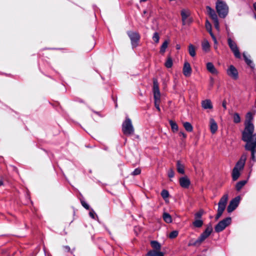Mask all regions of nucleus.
Segmentation results:
<instances>
[{"instance_id": "1", "label": "nucleus", "mask_w": 256, "mask_h": 256, "mask_svg": "<svg viewBox=\"0 0 256 256\" xmlns=\"http://www.w3.org/2000/svg\"><path fill=\"white\" fill-rule=\"evenodd\" d=\"M242 140L246 142L245 148L249 149L250 146H256V134H254V126H245L242 132Z\"/></svg>"}, {"instance_id": "2", "label": "nucleus", "mask_w": 256, "mask_h": 256, "mask_svg": "<svg viewBox=\"0 0 256 256\" xmlns=\"http://www.w3.org/2000/svg\"><path fill=\"white\" fill-rule=\"evenodd\" d=\"M246 159V154H242L240 160L236 162L232 172V178L234 180H236L240 176V172L243 170Z\"/></svg>"}, {"instance_id": "3", "label": "nucleus", "mask_w": 256, "mask_h": 256, "mask_svg": "<svg viewBox=\"0 0 256 256\" xmlns=\"http://www.w3.org/2000/svg\"><path fill=\"white\" fill-rule=\"evenodd\" d=\"M212 230V228L211 225H210L207 226L205 230L200 234V237L198 238L197 240L192 242V240H191L189 244H188V246H200L201 243L206 240L208 236L210 234Z\"/></svg>"}, {"instance_id": "4", "label": "nucleus", "mask_w": 256, "mask_h": 256, "mask_svg": "<svg viewBox=\"0 0 256 256\" xmlns=\"http://www.w3.org/2000/svg\"><path fill=\"white\" fill-rule=\"evenodd\" d=\"M216 8L220 17L224 18L228 14V7L226 2L218 0L216 4Z\"/></svg>"}, {"instance_id": "5", "label": "nucleus", "mask_w": 256, "mask_h": 256, "mask_svg": "<svg viewBox=\"0 0 256 256\" xmlns=\"http://www.w3.org/2000/svg\"><path fill=\"white\" fill-rule=\"evenodd\" d=\"M228 194H224L220 199L218 203V209L216 220H218L222 215L228 200Z\"/></svg>"}, {"instance_id": "6", "label": "nucleus", "mask_w": 256, "mask_h": 256, "mask_svg": "<svg viewBox=\"0 0 256 256\" xmlns=\"http://www.w3.org/2000/svg\"><path fill=\"white\" fill-rule=\"evenodd\" d=\"M122 131L125 135H131L134 132V128L132 120L128 118H126L122 124Z\"/></svg>"}, {"instance_id": "7", "label": "nucleus", "mask_w": 256, "mask_h": 256, "mask_svg": "<svg viewBox=\"0 0 256 256\" xmlns=\"http://www.w3.org/2000/svg\"><path fill=\"white\" fill-rule=\"evenodd\" d=\"M232 219L230 217L226 218L220 221L215 226L214 230L216 232L222 231L231 223Z\"/></svg>"}, {"instance_id": "8", "label": "nucleus", "mask_w": 256, "mask_h": 256, "mask_svg": "<svg viewBox=\"0 0 256 256\" xmlns=\"http://www.w3.org/2000/svg\"><path fill=\"white\" fill-rule=\"evenodd\" d=\"M127 34L130 39L132 46L134 48L137 46L140 39V36L138 33L132 31H128Z\"/></svg>"}, {"instance_id": "9", "label": "nucleus", "mask_w": 256, "mask_h": 256, "mask_svg": "<svg viewBox=\"0 0 256 256\" xmlns=\"http://www.w3.org/2000/svg\"><path fill=\"white\" fill-rule=\"evenodd\" d=\"M228 42L230 50L233 52L235 57L238 58H240V54L236 43L234 41H233L230 38H228Z\"/></svg>"}, {"instance_id": "10", "label": "nucleus", "mask_w": 256, "mask_h": 256, "mask_svg": "<svg viewBox=\"0 0 256 256\" xmlns=\"http://www.w3.org/2000/svg\"><path fill=\"white\" fill-rule=\"evenodd\" d=\"M227 74L233 80H236L238 78V73L236 68L233 66L230 65L226 70Z\"/></svg>"}, {"instance_id": "11", "label": "nucleus", "mask_w": 256, "mask_h": 256, "mask_svg": "<svg viewBox=\"0 0 256 256\" xmlns=\"http://www.w3.org/2000/svg\"><path fill=\"white\" fill-rule=\"evenodd\" d=\"M240 197L238 196L230 202L227 208L228 212H232L237 208L240 202Z\"/></svg>"}, {"instance_id": "12", "label": "nucleus", "mask_w": 256, "mask_h": 256, "mask_svg": "<svg viewBox=\"0 0 256 256\" xmlns=\"http://www.w3.org/2000/svg\"><path fill=\"white\" fill-rule=\"evenodd\" d=\"M182 72L184 75L186 77H190L191 76L192 73V68L188 62H184L182 68Z\"/></svg>"}, {"instance_id": "13", "label": "nucleus", "mask_w": 256, "mask_h": 256, "mask_svg": "<svg viewBox=\"0 0 256 256\" xmlns=\"http://www.w3.org/2000/svg\"><path fill=\"white\" fill-rule=\"evenodd\" d=\"M190 184V179L185 176L180 178V184L183 188H188Z\"/></svg>"}, {"instance_id": "14", "label": "nucleus", "mask_w": 256, "mask_h": 256, "mask_svg": "<svg viewBox=\"0 0 256 256\" xmlns=\"http://www.w3.org/2000/svg\"><path fill=\"white\" fill-rule=\"evenodd\" d=\"M207 70L213 74H218V70L216 69L212 62H208L206 64Z\"/></svg>"}, {"instance_id": "15", "label": "nucleus", "mask_w": 256, "mask_h": 256, "mask_svg": "<svg viewBox=\"0 0 256 256\" xmlns=\"http://www.w3.org/2000/svg\"><path fill=\"white\" fill-rule=\"evenodd\" d=\"M210 130L212 134H214L218 130V125L214 118H210Z\"/></svg>"}, {"instance_id": "16", "label": "nucleus", "mask_w": 256, "mask_h": 256, "mask_svg": "<svg viewBox=\"0 0 256 256\" xmlns=\"http://www.w3.org/2000/svg\"><path fill=\"white\" fill-rule=\"evenodd\" d=\"M202 106L204 109H212L213 106L210 100H206L202 102Z\"/></svg>"}, {"instance_id": "17", "label": "nucleus", "mask_w": 256, "mask_h": 256, "mask_svg": "<svg viewBox=\"0 0 256 256\" xmlns=\"http://www.w3.org/2000/svg\"><path fill=\"white\" fill-rule=\"evenodd\" d=\"M202 50L206 52H208L210 50V44L207 40L204 39L202 40Z\"/></svg>"}, {"instance_id": "18", "label": "nucleus", "mask_w": 256, "mask_h": 256, "mask_svg": "<svg viewBox=\"0 0 256 256\" xmlns=\"http://www.w3.org/2000/svg\"><path fill=\"white\" fill-rule=\"evenodd\" d=\"M207 13L212 20L218 18V16L214 10L209 6L206 7Z\"/></svg>"}, {"instance_id": "19", "label": "nucleus", "mask_w": 256, "mask_h": 256, "mask_svg": "<svg viewBox=\"0 0 256 256\" xmlns=\"http://www.w3.org/2000/svg\"><path fill=\"white\" fill-rule=\"evenodd\" d=\"M146 256H164V253L160 250H151L147 253Z\"/></svg>"}, {"instance_id": "20", "label": "nucleus", "mask_w": 256, "mask_h": 256, "mask_svg": "<svg viewBox=\"0 0 256 256\" xmlns=\"http://www.w3.org/2000/svg\"><path fill=\"white\" fill-rule=\"evenodd\" d=\"M253 120V115L252 112H248L246 115V120L244 123L245 126L248 125H254L252 123V120Z\"/></svg>"}, {"instance_id": "21", "label": "nucleus", "mask_w": 256, "mask_h": 256, "mask_svg": "<svg viewBox=\"0 0 256 256\" xmlns=\"http://www.w3.org/2000/svg\"><path fill=\"white\" fill-rule=\"evenodd\" d=\"M176 170L178 173L180 174H184V166L180 160L176 162Z\"/></svg>"}, {"instance_id": "22", "label": "nucleus", "mask_w": 256, "mask_h": 256, "mask_svg": "<svg viewBox=\"0 0 256 256\" xmlns=\"http://www.w3.org/2000/svg\"><path fill=\"white\" fill-rule=\"evenodd\" d=\"M150 244L153 248L152 250H160L161 244L156 240H152L150 242Z\"/></svg>"}, {"instance_id": "23", "label": "nucleus", "mask_w": 256, "mask_h": 256, "mask_svg": "<svg viewBox=\"0 0 256 256\" xmlns=\"http://www.w3.org/2000/svg\"><path fill=\"white\" fill-rule=\"evenodd\" d=\"M181 15L182 17V20L183 24H186V20L187 19L188 17L189 16V12L188 11L186 10H182L181 11Z\"/></svg>"}, {"instance_id": "24", "label": "nucleus", "mask_w": 256, "mask_h": 256, "mask_svg": "<svg viewBox=\"0 0 256 256\" xmlns=\"http://www.w3.org/2000/svg\"><path fill=\"white\" fill-rule=\"evenodd\" d=\"M243 56H244V60L246 62V64L248 65L251 68H254V65L253 62H252V60H250V58H248L246 56L245 52L243 53Z\"/></svg>"}, {"instance_id": "25", "label": "nucleus", "mask_w": 256, "mask_h": 256, "mask_svg": "<svg viewBox=\"0 0 256 256\" xmlns=\"http://www.w3.org/2000/svg\"><path fill=\"white\" fill-rule=\"evenodd\" d=\"M188 52L191 56L194 57L196 56V48L192 44H190L188 46Z\"/></svg>"}, {"instance_id": "26", "label": "nucleus", "mask_w": 256, "mask_h": 256, "mask_svg": "<svg viewBox=\"0 0 256 256\" xmlns=\"http://www.w3.org/2000/svg\"><path fill=\"white\" fill-rule=\"evenodd\" d=\"M247 182L246 180H241L238 182L236 184V189L237 190H240L246 184Z\"/></svg>"}, {"instance_id": "27", "label": "nucleus", "mask_w": 256, "mask_h": 256, "mask_svg": "<svg viewBox=\"0 0 256 256\" xmlns=\"http://www.w3.org/2000/svg\"><path fill=\"white\" fill-rule=\"evenodd\" d=\"M168 42L167 40H166L163 42L160 49V52L161 54H164L165 52L166 48H168Z\"/></svg>"}, {"instance_id": "28", "label": "nucleus", "mask_w": 256, "mask_h": 256, "mask_svg": "<svg viewBox=\"0 0 256 256\" xmlns=\"http://www.w3.org/2000/svg\"><path fill=\"white\" fill-rule=\"evenodd\" d=\"M163 218L164 220L167 223H170L172 222V219L170 215L168 213H164L163 214Z\"/></svg>"}, {"instance_id": "29", "label": "nucleus", "mask_w": 256, "mask_h": 256, "mask_svg": "<svg viewBox=\"0 0 256 256\" xmlns=\"http://www.w3.org/2000/svg\"><path fill=\"white\" fill-rule=\"evenodd\" d=\"M203 221L200 219H196L192 224L196 228H200L203 224Z\"/></svg>"}, {"instance_id": "30", "label": "nucleus", "mask_w": 256, "mask_h": 256, "mask_svg": "<svg viewBox=\"0 0 256 256\" xmlns=\"http://www.w3.org/2000/svg\"><path fill=\"white\" fill-rule=\"evenodd\" d=\"M159 87L158 80L156 79H154L153 80V92H159Z\"/></svg>"}, {"instance_id": "31", "label": "nucleus", "mask_w": 256, "mask_h": 256, "mask_svg": "<svg viewBox=\"0 0 256 256\" xmlns=\"http://www.w3.org/2000/svg\"><path fill=\"white\" fill-rule=\"evenodd\" d=\"M159 87L158 80L156 79H154L153 80V92H159Z\"/></svg>"}, {"instance_id": "32", "label": "nucleus", "mask_w": 256, "mask_h": 256, "mask_svg": "<svg viewBox=\"0 0 256 256\" xmlns=\"http://www.w3.org/2000/svg\"><path fill=\"white\" fill-rule=\"evenodd\" d=\"M170 124V125L172 130L174 132H176L178 130V124L174 121L170 120L169 121Z\"/></svg>"}, {"instance_id": "33", "label": "nucleus", "mask_w": 256, "mask_h": 256, "mask_svg": "<svg viewBox=\"0 0 256 256\" xmlns=\"http://www.w3.org/2000/svg\"><path fill=\"white\" fill-rule=\"evenodd\" d=\"M183 126L188 132H190L192 130L193 128L192 124L188 122H185L183 124Z\"/></svg>"}, {"instance_id": "34", "label": "nucleus", "mask_w": 256, "mask_h": 256, "mask_svg": "<svg viewBox=\"0 0 256 256\" xmlns=\"http://www.w3.org/2000/svg\"><path fill=\"white\" fill-rule=\"evenodd\" d=\"M256 146L254 147V145L250 146V148L249 149H246V150H250L252 152V158L253 160L255 161V156L254 153L256 152Z\"/></svg>"}, {"instance_id": "35", "label": "nucleus", "mask_w": 256, "mask_h": 256, "mask_svg": "<svg viewBox=\"0 0 256 256\" xmlns=\"http://www.w3.org/2000/svg\"><path fill=\"white\" fill-rule=\"evenodd\" d=\"M161 196L165 201H166L167 198L169 197V192L167 190H163L161 192Z\"/></svg>"}, {"instance_id": "36", "label": "nucleus", "mask_w": 256, "mask_h": 256, "mask_svg": "<svg viewBox=\"0 0 256 256\" xmlns=\"http://www.w3.org/2000/svg\"><path fill=\"white\" fill-rule=\"evenodd\" d=\"M173 62L172 58L170 57L168 58L165 63V66L168 68H170Z\"/></svg>"}, {"instance_id": "37", "label": "nucleus", "mask_w": 256, "mask_h": 256, "mask_svg": "<svg viewBox=\"0 0 256 256\" xmlns=\"http://www.w3.org/2000/svg\"><path fill=\"white\" fill-rule=\"evenodd\" d=\"M154 102H160V92H154Z\"/></svg>"}, {"instance_id": "38", "label": "nucleus", "mask_w": 256, "mask_h": 256, "mask_svg": "<svg viewBox=\"0 0 256 256\" xmlns=\"http://www.w3.org/2000/svg\"><path fill=\"white\" fill-rule=\"evenodd\" d=\"M206 30L210 34H213L212 30V25L208 20L206 21Z\"/></svg>"}, {"instance_id": "39", "label": "nucleus", "mask_w": 256, "mask_h": 256, "mask_svg": "<svg viewBox=\"0 0 256 256\" xmlns=\"http://www.w3.org/2000/svg\"><path fill=\"white\" fill-rule=\"evenodd\" d=\"M152 40L154 41L156 44L159 42L160 36L157 32H155L152 36Z\"/></svg>"}, {"instance_id": "40", "label": "nucleus", "mask_w": 256, "mask_h": 256, "mask_svg": "<svg viewBox=\"0 0 256 256\" xmlns=\"http://www.w3.org/2000/svg\"><path fill=\"white\" fill-rule=\"evenodd\" d=\"M234 122L235 123H238L240 122V118L238 113H235L234 114Z\"/></svg>"}, {"instance_id": "41", "label": "nucleus", "mask_w": 256, "mask_h": 256, "mask_svg": "<svg viewBox=\"0 0 256 256\" xmlns=\"http://www.w3.org/2000/svg\"><path fill=\"white\" fill-rule=\"evenodd\" d=\"M178 235V232L176 230H174L169 234V238H176Z\"/></svg>"}, {"instance_id": "42", "label": "nucleus", "mask_w": 256, "mask_h": 256, "mask_svg": "<svg viewBox=\"0 0 256 256\" xmlns=\"http://www.w3.org/2000/svg\"><path fill=\"white\" fill-rule=\"evenodd\" d=\"M213 22L214 23L215 28L218 30H220V26H219V22H218V18L214 20Z\"/></svg>"}, {"instance_id": "43", "label": "nucleus", "mask_w": 256, "mask_h": 256, "mask_svg": "<svg viewBox=\"0 0 256 256\" xmlns=\"http://www.w3.org/2000/svg\"><path fill=\"white\" fill-rule=\"evenodd\" d=\"M203 214V211L200 210L194 214L195 219H200Z\"/></svg>"}, {"instance_id": "44", "label": "nucleus", "mask_w": 256, "mask_h": 256, "mask_svg": "<svg viewBox=\"0 0 256 256\" xmlns=\"http://www.w3.org/2000/svg\"><path fill=\"white\" fill-rule=\"evenodd\" d=\"M168 175L170 178H172L174 176V172L172 168H170L168 172Z\"/></svg>"}, {"instance_id": "45", "label": "nucleus", "mask_w": 256, "mask_h": 256, "mask_svg": "<svg viewBox=\"0 0 256 256\" xmlns=\"http://www.w3.org/2000/svg\"><path fill=\"white\" fill-rule=\"evenodd\" d=\"M140 172H141L140 169L137 168H136L134 170V171L132 172V174L134 176L138 175V174H140Z\"/></svg>"}, {"instance_id": "46", "label": "nucleus", "mask_w": 256, "mask_h": 256, "mask_svg": "<svg viewBox=\"0 0 256 256\" xmlns=\"http://www.w3.org/2000/svg\"><path fill=\"white\" fill-rule=\"evenodd\" d=\"M160 102H154V106L158 112L160 111Z\"/></svg>"}, {"instance_id": "47", "label": "nucleus", "mask_w": 256, "mask_h": 256, "mask_svg": "<svg viewBox=\"0 0 256 256\" xmlns=\"http://www.w3.org/2000/svg\"><path fill=\"white\" fill-rule=\"evenodd\" d=\"M81 203H82V206H83L85 208H86V210H88V209H89L90 206H89L88 204L86 202H84V201H82Z\"/></svg>"}, {"instance_id": "48", "label": "nucleus", "mask_w": 256, "mask_h": 256, "mask_svg": "<svg viewBox=\"0 0 256 256\" xmlns=\"http://www.w3.org/2000/svg\"><path fill=\"white\" fill-rule=\"evenodd\" d=\"M89 214L90 216L93 218V219H94L95 218V215H96V213L94 212V210H91L90 212H89Z\"/></svg>"}, {"instance_id": "49", "label": "nucleus", "mask_w": 256, "mask_h": 256, "mask_svg": "<svg viewBox=\"0 0 256 256\" xmlns=\"http://www.w3.org/2000/svg\"><path fill=\"white\" fill-rule=\"evenodd\" d=\"M210 35L212 40H214V44H218V41L216 40V36H214V34H210Z\"/></svg>"}, {"instance_id": "50", "label": "nucleus", "mask_w": 256, "mask_h": 256, "mask_svg": "<svg viewBox=\"0 0 256 256\" xmlns=\"http://www.w3.org/2000/svg\"><path fill=\"white\" fill-rule=\"evenodd\" d=\"M210 84L211 88H212L214 84V78L212 77L210 78Z\"/></svg>"}, {"instance_id": "51", "label": "nucleus", "mask_w": 256, "mask_h": 256, "mask_svg": "<svg viewBox=\"0 0 256 256\" xmlns=\"http://www.w3.org/2000/svg\"><path fill=\"white\" fill-rule=\"evenodd\" d=\"M226 100L223 101L222 104V106L223 108H224L225 110H226Z\"/></svg>"}, {"instance_id": "52", "label": "nucleus", "mask_w": 256, "mask_h": 256, "mask_svg": "<svg viewBox=\"0 0 256 256\" xmlns=\"http://www.w3.org/2000/svg\"><path fill=\"white\" fill-rule=\"evenodd\" d=\"M180 136H182L184 138H186V134L183 132H180Z\"/></svg>"}, {"instance_id": "53", "label": "nucleus", "mask_w": 256, "mask_h": 256, "mask_svg": "<svg viewBox=\"0 0 256 256\" xmlns=\"http://www.w3.org/2000/svg\"><path fill=\"white\" fill-rule=\"evenodd\" d=\"M64 248L66 249V250L68 252L70 250V248L68 246H64Z\"/></svg>"}, {"instance_id": "54", "label": "nucleus", "mask_w": 256, "mask_h": 256, "mask_svg": "<svg viewBox=\"0 0 256 256\" xmlns=\"http://www.w3.org/2000/svg\"><path fill=\"white\" fill-rule=\"evenodd\" d=\"M253 7H254V10L256 11V2L254 3Z\"/></svg>"}, {"instance_id": "55", "label": "nucleus", "mask_w": 256, "mask_h": 256, "mask_svg": "<svg viewBox=\"0 0 256 256\" xmlns=\"http://www.w3.org/2000/svg\"><path fill=\"white\" fill-rule=\"evenodd\" d=\"M4 185V182L2 181V180H0V186H3Z\"/></svg>"}, {"instance_id": "56", "label": "nucleus", "mask_w": 256, "mask_h": 256, "mask_svg": "<svg viewBox=\"0 0 256 256\" xmlns=\"http://www.w3.org/2000/svg\"><path fill=\"white\" fill-rule=\"evenodd\" d=\"M214 49L216 50L218 48V44H215L214 46Z\"/></svg>"}, {"instance_id": "57", "label": "nucleus", "mask_w": 256, "mask_h": 256, "mask_svg": "<svg viewBox=\"0 0 256 256\" xmlns=\"http://www.w3.org/2000/svg\"><path fill=\"white\" fill-rule=\"evenodd\" d=\"M180 48V46L178 45L176 46V48L179 49Z\"/></svg>"}, {"instance_id": "58", "label": "nucleus", "mask_w": 256, "mask_h": 256, "mask_svg": "<svg viewBox=\"0 0 256 256\" xmlns=\"http://www.w3.org/2000/svg\"><path fill=\"white\" fill-rule=\"evenodd\" d=\"M147 0H140V2H146V1Z\"/></svg>"}, {"instance_id": "59", "label": "nucleus", "mask_w": 256, "mask_h": 256, "mask_svg": "<svg viewBox=\"0 0 256 256\" xmlns=\"http://www.w3.org/2000/svg\"><path fill=\"white\" fill-rule=\"evenodd\" d=\"M255 18L256 19V16H254Z\"/></svg>"}]
</instances>
